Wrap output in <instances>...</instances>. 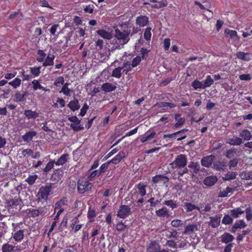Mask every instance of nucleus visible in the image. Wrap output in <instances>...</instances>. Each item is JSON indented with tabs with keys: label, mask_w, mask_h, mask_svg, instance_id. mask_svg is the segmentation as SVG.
<instances>
[{
	"label": "nucleus",
	"mask_w": 252,
	"mask_h": 252,
	"mask_svg": "<svg viewBox=\"0 0 252 252\" xmlns=\"http://www.w3.org/2000/svg\"><path fill=\"white\" fill-rule=\"evenodd\" d=\"M64 83V79L63 76H59L55 80L54 85L56 87H60Z\"/></svg>",
	"instance_id": "680f3d73"
},
{
	"label": "nucleus",
	"mask_w": 252,
	"mask_h": 252,
	"mask_svg": "<svg viewBox=\"0 0 252 252\" xmlns=\"http://www.w3.org/2000/svg\"><path fill=\"white\" fill-rule=\"evenodd\" d=\"M222 223L225 225L231 224L233 223V219L229 215H225L222 220Z\"/></svg>",
	"instance_id": "8fccbe9b"
},
{
	"label": "nucleus",
	"mask_w": 252,
	"mask_h": 252,
	"mask_svg": "<svg viewBox=\"0 0 252 252\" xmlns=\"http://www.w3.org/2000/svg\"><path fill=\"white\" fill-rule=\"evenodd\" d=\"M53 187L51 184H49L45 186H42L39 189L38 192V199L39 200H44V201H46Z\"/></svg>",
	"instance_id": "39448f33"
},
{
	"label": "nucleus",
	"mask_w": 252,
	"mask_h": 252,
	"mask_svg": "<svg viewBox=\"0 0 252 252\" xmlns=\"http://www.w3.org/2000/svg\"><path fill=\"white\" fill-rule=\"evenodd\" d=\"M215 159V156L211 155L203 157L201 160V165L205 167H210Z\"/></svg>",
	"instance_id": "9b49d317"
},
{
	"label": "nucleus",
	"mask_w": 252,
	"mask_h": 252,
	"mask_svg": "<svg viewBox=\"0 0 252 252\" xmlns=\"http://www.w3.org/2000/svg\"><path fill=\"white\" fill-rule=\"evenodd\" d=\"M55 58V56L54 55H48L47 57L44 59L42 65L44 67L53 65Z\"/></svg>",
	"instance_id": "a878e982"
},
{
	"label": "nucleus",
	"mask_w": 252,
	"mask_h": 252,
	"mask_svg": "<svg viewBox=\"0 0 252 252\" xmlns=\"http://www.w3.org/2000/svg\"><path fill=\"white\" fill-rule=\"evenodd\" d=\"M240 136L241 138H242V140L248 141L251 139L252 135L248 129H243L240 133Z\"/></svg>",
	"instance_id": "473e14b6"
},
{
	"label": "nucleus",
	"mask_w": 252,
	"mask_h": 252,
	"mask_svg": "<svg viewBox=\"0 0 252 252\" xmlns=\"http://www.w3.org/2000/svg\"><path fill=\"white\" fill-rule=\"evenodd\" d=\"M27 94V92L24 91L16 92L14 96V101L16 102L24 101L26 100Z\"/></svg>",
	"instance_id": "ddd939ff"
},
{
	"label": "nucleus",
	"mask_w": 252,
	"mask_h": 252,
	"mask_svg": "<svg viewBox=\"0 0 252 252\" xmlns=\"http://www.w3.org/2000/svg\"><path fill=\"white\" fill-rule=\"evenodd\" d=\"M136 24L140 27H144L149 23V18L146 15H140L136 19Z\"/></svg>",
	"instance_id": "f8f14e48"
},
{
	"label": "nucleus",
	"mask_w": 252,
	"mask_h": 252,
	"mask_svg": "<svg viewBox=\"0 0 252 252\" xmlns=\"http://www.w3.org/2000/svg\"><path fill=\"white\" fill-rule=\"evenodd\" d=\"M122 68L118 67L115 68L112 72V76L116 77L117 78H120L121 77V70Z\"/></svg>",
	"instance_id": "864d4df0"
},
{
	"label": "nucleus",
	"mask_w": 252,
	"mask_h": 252,
	"mask_svg": "<svg viewBox=\"0 0 252 252\" xmlns=\"http://www.w3.org/2000/svg\"><path fill=\"white\" fill-rule=\"evenodd\" d=\"M217 181L218 178L216 176H209L204 179L203 183L207 187H211L214 185Z\"/></svg>",
	"instance_id": "dca6fc26"
},
{
	"label": "nucleus",
	"mask_w": 252,
	"mask_h": 252,
	"mask_svg": "<svg viewBox=\"0 0 252 252\" xmlns=\"http://www.w3.org/2000/svg\"><path fill=\"white\" fill-rule=\"evenodd\" d=\"M233 189L229 187H227L225 189L220 191L219 193V196L220 197H224L228 196L229 193H232Z\"/></svg>",
	"instance_id": "4c0bfd02"
},
{
	"label": "nucleus",
	"mask_w": 252,
	"mask_h": 252,
	"mask_svg": "<svg viewBox=\"0 0 252 252\" xmlns=\"http://www.w3.org/2000/svg\"><path fill=\"white\" fill-rule=\"evenodd\" d=\"M246 213V218L248 221H250L252 219V212L250 207L247 208L244 211Z\"/></svg>",
	"instance_id": "774afa93"
},
{
	"label": "nucleus",
	"mask_w": 252,
	"mask_h": 252,
	"mask_svg": "<svg viewBox=\"0 0 252 252\" xmlns=\"http://www.w3.org/2000/svg\"><path fill=\"white\" fill-rule=\"evenodd\" d=\"M68 158V154H63L60 157V158L57 160V161H55V164L58 166L63 165L65 163L67 162Z\"/></svg>",
	"instance_id": "c756f323"
},
{
	"label": "nucleus",
	"mask_w": 252,
	"mask_h": 252,
	"mask_svg": "<svg viewBox=\"0 0 252 252\" xmlns=\"http://www.w3.org/2000/svg\"><path fill=\"white\" fill-rule=\"evenodd\" d=\"M8 84L13 87L14 89H17L21 84V80L19 78H15L12 81L9 82Z\"/></svg>",
	"instance_id": "c03bdc74"
},
{
	"label": "nucleus",
	"mask_w": 252,
	"mask_h": 252,
	"mask_svg": "<svg viewBox=\"0 0 252 252\" xmlns=\"http://www.w3.org/2000/svg\"><path fill=\"white\" fill-rule=\"evenodd\" d=\"M246 226V224L244 220H241L234 223L233 228L237 229L245 228Z\"/></svg>",
	"instance_id": "de8ad7c7"
},
{
	"label": "nucleus",
	"mask_w": 252,
	"mask_h": 252,
	"mask_svg": "<svg viewBox=\"0 0 252 252\" xmlns=\"http://www.w3.org/2000/svg\"><path fill=\"white\" fill-rule=\"evenodd\" d=\"M126 157V154L123 151L120 152L115 157L111 160H110V163L114 164L119 163Z\"/></svg>",
	"instance_id": "aec40b11"
},
{
	"label": "nucleus",
	"mask_w": 252,
	"mask_h": 252,
	"mask_svg": "<svg viewBox=\"0 0 252 252\" xmlns=\"http://www.w3.org/2000/svg\"><path fill=\"white\" fill-rule=\"evenodd\" d=\"M24 115L28 120H34L37 117H39V113L36 111H32V110H26L24 112Z\"/></svg>",
	"instance_id": "f3484780"
},
{
	"label": "nucleus",
	"mask_w": 252,
	"mask_h": 252,
	"mask_svg": "<svg viewBox=\"0 0 252 252\" xmlns=\"http://www.w3.org/2000/svg\"><path fill=\"white\" fill-rule=\"evenodd\" d=\"M101 89L105 93H109L115 91L116 89V86L111 83L106 82L102 85Z\"/></svg>",
	"instance_id": "6ab92c4d"
},
{
	"label": "nucleus",
	"mask_w": 252,
	"mask_h": 252,
	"mask_svg": "<svg viewBox=\"0 0 252 252\" xmlns=\"http://www.w3.org/2000/svg\"><path fill=\"white\" fill-rule=\"evenodd\" d=\"M37 179V175L36 174L34 175H30L26 179V181L30 185H33L36 179Z\"/></svg>",
	"instance_id": "5fc2aeb1"
},
{
	"label": "nucleus",
	"mask_w": 252,
	"mask_h": 252,
	"mask_svg": "<svg viewBox=\"0 0 252 252\" xmlns=\"http://www.w3.org/2000/svg\"><path fill=\"white\" fill-rule=\"evenodd\" d=\"M237 57L244 61H249L251 60L250 54L243 52H238L236 54Z\"/></svg>",
	"instance_id": "2f4dec72"
},
{
	"label": "nucleus",
	"mask_w": 252,
	"mask_h": 252,
	"mask_svg": "<svg viewBox=\"0 0 252 252\" xmlns=\"http://www.w3.org/2000/svg\"><path fill=\"white\" fill-rule=\"evenodd\" d=\"M239 161V159L237 158H234L232 159H230L228 162V166L230 169L232 168L235 167L237 166Z\"/></svg>",
	"instance_id": "052dcab7"
},
{
	"label": "nucleus",
	"mask_w": 252,
	"mask_h": 252,
	"mask_svg": "<svg viewBox=\"0 0 252 252\" xmlns=\"http://www.w3.org/2000/svg\"><path fill=\"white\" fill-rule=\"evenodd\" d=\"M214 82V80L211 78L210 75L207 76L203 83L204 89L210 87L213 84Z\"/></svg>",
	"instance_id": "49530a36"
},
{
	"label": "nucleus",
	"mask_w": 252,
	"mask_h": 252,
	"mask_svg": "<svg viewBox=\"0 0 252 252\" xmlns=\"http://www.w3.org/2000/svg\"><path fill=\"white\" fill-rule=\"evenodd\" d=\"M136 187L138 190V192L140 195L141 197L145 196L146 194V188L147 187V185H145L142 182H140L138 185H137Z\"/></svg>",
	"instance_id": "72a5a7b5"
},
{
	"label": "nucleus",
	"mask_w": 252,
	"mask_h": 252,
	"mask_svg": "<svg viewBox=\"0 0 252 252\" xmlns=\"http://www.w3.org/2000/svg\"><path fill=\"white\" fill-rule=\"evenodd\" d=\"M18 224L15 223H12V226L15 231L14 233H12V235L15 241L20 242L23 239L24 237V229L16 231V226H18Z\"/></svg>",
	"instance_id": "6e6552de"
},
{
	"label": "nucleus",
	"mask_w": 252,
	"mask_h": 252,
	"mask_svg": "<svg viewBox=\"0 0 252 252\" xmlns=\"http://www.w3.org/2000/svg\"><path fill=\"white\" fill-rule=\"evenodd\" d=\"M237 174L234 172H228L227 173L224 175V177L222 179L224 181H230L233 180L236 178Z\"/></svg>",
	"instance_id": "58836bf2"
},
{
	"label": "nucleus",
	"mask_w": 252,
	"mask_h": 252,
	"mask_svg": "<svg viewBox=\"0 0 252 252\" xmlns=\"http://www.w3.org/2000/svg\"><path fill=\"white\" fill-rule=\"evenodd\" d=\"M6 204L8 207V211L13 215L19 211L23 206L20 196H15L11 199L6 200Z\"/></svg>",
	"instance_id": "f03ea898"
},
{
	"label": "nucleus",
	"mask_w": 252,
	"mask_h": 252,
	"mask_svg": "<svg viewBox=\"0 0 252 252\" xmlns=\"http://www.w3.org/2000/svg\"><path fill=\"white\" fill-rule=\"evenodd\" d=\"M101 174L100 172L98 170H95L92 172L87 176V179L89 181H92L94 179L95 177H98L100 176Z\"/></svg>",
	"instance_id": "a18cd8bd"
},
{
	"label": "nucleus",
	"mask_w": 252,
	"mask_h": 252,
	"mask_svg": "<svg viewBox=\"0 0 252 252\" xmlns=\"http://www.w3.org/2000/svg\"><path fill=\"white\" fill-rule=\"evenodd\" d=\"M175 172L177 173V174L180 176H183L184 174H186V173H189V169L185 166V167L183 168H180V169H179L178 170H177L176 171H175Z\"/></svg>",
	"instance_id": "69168bd1"
},
{
	"label": "nucleus",
	"mask_w": 252,
	"mask_h": 252,
	"mask_svg": "<svg viewBox=\"0 0 252 252\" xmlns=\"http://www.w3.org/2000/svg\"><path fill=\"white\" fill-rule=\"evenodd\" d=\"M37 57H36V61L39 63H41L44 61L46 54L42 50L39 49L37 52Z\"/></svg>",
	"instance_id": "a19ab883"
},
{
	"label": "nucleus",
	"mask_w": 252,
	"mask_h": 252,
	"mask_svg": "<svg viewBox=\"0 0 252 252\" xmlns=\"http://www.w3.org/2000/svg\"><path fill=\"white\" fill-rule=\"evenodd\" d=\"M221 241L224 244H228L231 243L234 239V236L228 232H224L220 236Z\"/></svg>",
	"instance_id": "a211bd4d"
},
{
	"label": "nucleus",
	"mask_w": 252,
	"mask_h": 252,
	"mask_svg": "<svg viewBox=\"0 0 252 252\" xmlns=\"http://www.w3.org/2000/svg\"><path fill=\"white\" fill-rule=\"evenodd\" d=\"M151 28L147 27L144 32V38L147 41H150L151 38Z\"/></svg>",
	"instance_id": "6e6d98bb"
},
{
	"label": "nucleus",
	"mask_w": 252,
	"mask_h": 252,
	"mask_svg": "<svg viewBox=\"0 0 252 252\" xmlns=\"http://www.w3.org/2000/svg\"><path fill=\"white\" fill-rule=\"evenodd\" d=\"M156 133L155 131H152L150 134H147L141 138V142L145 143L153 139L156 135Z\"/></svg>",
	"instance_id": "09e8293b"
},
{
	"label": "nucleus",
	"mask_w": 252,
	"mask_h": 252,
	"mask_svg": "<svg viewBox=\"0 0 252 252\" xmlns=\"http://www.w3.org/2000/svg\"><path fill=\"white\" fill-rule=\"evenodd\" d=\"M72 36V32H70L67 33V34L63 36V39H61L57 44V46L58 50L62 52L63 50H66L67 48L69 46V41Z\"/></svg>",
	"instance_id": "423d86ee"
},
{
	"label": "nucleus",
	"mask_w": 252,
	"mask_h": 252,
	"mask_svg": "<svg viewBox=\"0 0 252 252\" xmlns=\"http://www.w3.org/2000/svg\"><path fill=\"white\" fill-rule=\"evenodd\" d=\"M191 86L194 90H197L198 89H204L203 83L197 79L194 80L191 83Z\"/></svg>",
	"instance_id": "e433bc0d"
},
{
	"label": "nucleus",
	"mask_w": 252,
	"mask_h": 252,
	"mask_svg": "<svg viewBox=\"0 0 252 252\" xmlns=\"http://www.w3.org/2000/svg\"><path fill=\"white\" fill-rule=\"evenodd\" d=\"M226 142L231 146H240L243 143V141L242 138L236 136H233L231 138H227Z\"/></svg>",
	"instance_id": "4468645a"
},
{
	"label": "nucleus",
	"mask_w": 252,
	"mask_h": 252,
	"mask_svg": "<svg viewBox=\"0 0 252 252\" xmlns=\"http://www.w3.org/2000/svg\"><path fill=\"white\" fill-rule=\"evenodd\" d=\"M238 150L236 148H231L230 149L227 150L225 153V157L227 158H230L234 156V155L236 154Z\"/></svg>",
	"instance_id": "3c124183"
},
{
	"label": "nucleus",
	"mask_w": 252,
	"mask_h": 252,
	"mask_svg": "<svg viewBox=\"0 0 252 252\" xmlns=\"http://www.w3.org/2000/svg\"><path fill=\"white\" fill-rule=\"evenodd\" d=\"M161 249L159 243L156 240L151 242L147 245V252H158Z\"/></svg>",
	"instance_id": "9d476101"
},
{
	"label": "nucleus",
	"mask_w": 252,
	"mask_h": 252,
	"mask_svg": "<svg viewBox=\"0 0 252 252\" xmlns=\"http://www.w3.org/2000/svg\"><path fill=\"white\" fill-rule=\"evenodd\" d=\"M131 208L126 205H121L117 212V216L121 219H126L131 214Z\"/></svg>",
	"instance_id": "0eeeda50"
},
{
	"label": "nucleus",
	"mask_w": 252,
	"mask_h": 252,
	"mask_svg": "<svg viewBox=\"0 0 252 252\" xmlns=\"http://www.w3.org/2000/svg\"><path fill=\"white\" fill-rule=\"evenodd\" d=\"M30 69L32 77H35L39 76L41 73V66H39L37 67H30Z\"/></svg>",
	"instance_id": "ea45409f"
},
{
	"label": "nucleus",
	"mask_w": 252,
	"mask_h": 252,
	"mask_svg": "<svg viewBox=\"0 0 252 252\" xmlns=\"http://www.w3.org/2000/svg\"><path fill=\"white\" fill-rule=\"evenodd\" d=\"M78 222H79V220H78V218H77V217H74L72 220V223L71 224V226L72 228H74V227L75 226L74 232H75L78 231V230H79L82 227L81 224L75 225Z\"/></svg>",
	"instance_id": "37998d69"
},
{
	"label": "nucleus",
	"mask_w": 252,
	"mask_h": 252,
	"mask_svg": "<svg viewBox=\"0 0 252 252\" xmlns=\"http://www.w3.org/2000/svg\"><path fill=\"white\" fill-rule=\"evenodd\" d=\"M224 33L228 35L231 38L238 37L237 32L236 31L226 29L224 31Z\"/></svg>",
	"instance_id": "bf43d9fd"
},
{
	"label": "nucleus",
	"mask_w": 252,
	"mask_h": 252,
	"mask_svg": "<svg viewBox=\"0 0 252 252\" xmlns=\"http://www.w3.org/2000/svg\"><path fill=\"white\" fill-rule=\"evenodd\" d=\"M187 162V156L184 154H180L176 156L175 159L170 163L169 165L173 170L175 171L179 169L186 166Z\"/></svg>",
	"instance_id": "7ed1b4c3"
},
{
	"label": "nucleus",
	"mask_w": 252,
	"mask_h": 252,
	"mask_svg": "<svg viewBox=\"0 0 252 252\" xmlns=\"http://www.w3.org/2000/svg\"><path fill=\"white\" fill-rule=\"evenodd\" d=\"M55 164V161L54 160H50L43 169L44 173H48L54 167Z\"/></svg>",
	"instance_id": "79ce46f5"
},
{
	"label": "nucleus",
	"mask_w": 252,
	"mask_h": 252,
	"mask_svg": "<svg viewBox=\"0 0 252 252\" xmlns=\"http://www.w3.org/2000/svg\"><path fill=\"white\" fill-rule=\"evenodd\" d=\"M96 33L104 39H109L111 38V34L105 30H99L96 32Z\"/></svg>",
	"instance_id": "f704fd0d"
},
{
	"label": "nucleus",
	"mask_w": 252,
	"mask_h": 252,
	"mask_svg": "<svg viewBox=\"0 0 252 252\" xmlns=\"http://www.w3.org/2000/svg\"><path fill=\"white\" fill-rule=\"evenodd\" d=\"M130 33L131 30L127 27H126L124 29L122 27L121 29H116L115 30V37L121 45H125L129 41Z\"/></svg>",
	"instance_id": "f257e3e1"
},
{
	"label": "nucleus",
	"mask_w": 252,
	"mask_h": 252,
	"mask_svg": "<svg viewBox=\"0 0 252 252\" xmlns=\"http://www.w3.org/2000/svg\"><path fill=\"white\" fill-rule=\"evenodd\" d=\"M156 214L157 216L162 218H168L170 216L169 212L165 207H163L162 208L157 210L156 211Z\"/></svg>",
	"instance_id": "5701e85b"
},
{
	"label": "nucleus",
	"mask_w": 252,
	"mask_h": 252,
	"mask_svg": "<svg viewBox=\"0 0 252 252\" xmlns=\"http://www.w3.org/2000/svg\"><path fill=\"white\" fill-rule=\"evenodd\" d=\"M184 207L188 212L192 211L193 210L196 209L199 211L200 213H202L200 208L195 205L191 203L185 202L184 203Z\"/></svg>",
	"instance_id": "393cba45"
},
{
	"label": "nucleus",
	"mask_w": 252,
	"mask_h": 252,
	"mask_svg": "<svg viewBox=\"0 0 252 252\" xmlns=\"http://www.w3.org/2000/svg\"><path fill=\"white\" fill-rule=\"evenodd\" d=\"M141 61V58L140 56H136L131 62V65L132 67H135L139 64Z\"/></svg>",
	"instance_id": "0e129e2a"
},
{
	"label": "nucleus",
	"mask_w": 252,
	"mask_h": 252,
	"mask_svg": "<svg viewBox=\"0 0 252 252\" xmlns=\"http://www.w3.org/2000/svg\"><path fill=\"white\" fill-rule=\"evenodd\" d=\"M67 107L73 112L78 110L80 107L78 100L74 97L73 99L69 102Z\"/></svg>",
	"instance_id": "412c9836"
},
{
	"label": "nucleus",
	"mask_w": 252,
	"mask_h": 252,
	"mask_svg": "<svg viewBox=\"0 0 252 252\" xmlns=\"http://www.w3.org/2000/svg\"><path fill=\"white\" fill-rule=\"evenodd\" d=\"M43 211L42 208H38V209L29 208L27 209L26 213L29 218H35L41 215Z\"/></svg>",
	"instance_id": "1a4fd4ad"
},
{
	"label": "nucleus",
	"mask_w": 252,
	"mask_h": 252,
	"mask_svg": "<svg viewBox=\"0 0 252 252\" xmlns=\"http://www.w3.org/2000/svg\"><path fill=\"white\" fill-rule=\"evenodd\" d=\"M0 239L4 236L6 232V224L4 222L0 223Z\"/></svg>",
	"instance_id": "e2e57ef3"
},
{
	"label": "nucleus",
	"mask_w": 252,
	"mask_h": 252,
	"mask_svg": "<svg viewBox=\"0 0 252 252\" xmlns=\"http://www.w3.org/2000/svg\"><path fill=\"white\" fill-rule=\"evenodd\" d=\"M87 179L86 180H79L77 182V190L79 193L84 194L86 192L90 191L93 186V184L90 183Z\"/></svg>",
	"instance_id": "20e7f679"
},
{
	"label": "nucleus",
	"mask_w": 252,
	"mask_h": 252,
	"mask_svg": "<svg viewBox=\"0 0 252 252\" xmlns=\"http://www.w3.org/2000/svg\"><path fill=\"white\" fill-rule=\"evenodd\" d=\"M111 163L110 161L109 160L107 161V162L102 164L101 166L99 168V171L100 172L101 174L102 173H104L106 171L108 168L109 164Z\"/></svg>",
	"instance_id": "13d9d810"
},
{
	"label": "nucleus",
	"mask_w": 252,
	"mask_h": 252,
	"mask_svg": "<svg viewBox=\"0 0 252 252\" xmlns=\"http://www.w3.org/2000/svg\"><path fill=\"white\" fill-rule=\"evenodd\" d=\"M197 230V226L196 224H189L185 227L184 234L191 235Z\"/></svg>",
	"instance_id": "4be33fe9"
},
{
	"label": "nucleus",
	"mask_w": 252,
	"mask_h": 252,
	"mask_svg": "<svg viewBox=\"0 0 252 252\" xmlns=\"http://www.w3.org/2000/svg\"><path fill=\"white\" fill-rule=\"evenodd\" d=\"M230 216L234 218H237L240 215L244 214L245 211L242 210L240 207H237L234 209L230 210Z\"/></svg>",
	"instance_id": "c85d7f7f"
},
{
	"label": "nucleus",
	"mask_w": 252,
	"mask_h": 252,
	"mask_svg": "<svg viewBox=\"0 0 252 252\" xmlns=\"http://www.w3.org/2000/svg\"><path fill=\"white\" fill-rule=\"evenodd\" d=\"M221 216V215H216L215 217H210L209 222V225L214 228L218 227L220 225Z\"/></svg>",
	"instance_id": "2eb2a0df"
},
{
	"label": "nucleus",
	"mask_w": 252,
	"mask_h": 252,
	"mask_svg": "<svg viewBox=\"0 0 252 252\" xmlns=\"http://www.w3.org/2000/svg\"><path fill=\"white\" fill-rule=\"evenodd\" d=\"M73 92V90L68 88V87H63L61 90L59 91L60 93H63L64 95L67 96H70L71 93Z\"/></svg>",
	"instance_id": "4d7b16f0"
},
{
	"label": "nucleus",
	"mask_w": 252,
	"mask_h": 252,
	"mask_svg": "<svg viewBox=\"0 0 252 252\" xmlns=\"http://www.w3.org/2000/svg\"><path fill=\"white\" fill-rule=\"evenodd\" d=\"M188 167L193 169V173L197 174L200 170V166L198 162L191 161L188 165Z\"/></svg>",
	"instance_id": "bb28decb"
},
{
	"label": "nucleus",
	"mask_w": 252,
	"mask_h": 252,
	"mask_svg": "<svg viewBox=\"0 0 252 252\" xmlns=\"http://www.w3.org/2000/svg\"><path fill=\"white\" fill-rule=\"evenodd\" d=\"M36 134L34 131H30L26 132L22 136V138L24 142H28L29 140H32L34 136Z\"/></svg>",
	"instance_id": "cd10ccee"
},
{
	"label": "nucleus",
	"mask_w": 252,
	"mask_h": 252,
	"mask_svg": "<svg viewBox=\"0 0 252 252\" xmlns=\"http://www.w3.org/2000/svg\"><path fill=\"white\" fill-rule=\"evenodd\" d=\"M68 205V200L66 197H63L55 203V212L57 209H63V206H67Z\"/></svg>",
	"instance_id": "b1692460"
},
{
	"label": "nucleus",
	"mask_w": 252,
	"mask_h": 252,
	"mask_svg": "<svg viewBox=\"0 0 252 252\" xmlns=\"http://www.w3.org/2000/svg\"><path fill=\"white\" fill-rule=\"evenodd\" d=\"M160 200H161V199L155 200V198L151 197L147 201V202H149L150 203V206L151 207H154L160 202Z\"/></svg>",
	"instance_id": "338daca9"
},
{
	"label": "nucleus",
	"mask_w": 252,
	"mask_h": 252,
	"mask_svg": "<svg viewBox=\"0 0 252 252\" xmlns=\"http://www.w3.org/2000/svg\"><path fill=\"white\" fill-rule=\"evenodd\" d=\"M163 204L170 207L172 210L177 208L178 206L177 203L172 200H165L163 202Z\"/></svg>",
	"instance_id": "603ef678"
},
{
	"label": "nucleus",
	"mask_w": 252,
	"mask_h": 252,
	"mask_svg": "<svg viewBox=\"0 0 252 252\" xmlns=\"http://www.w3.org/2000/svg\"><path fill=\"white\" fill-rule=\"evenodd\" d=\"M226 165L224 161H217L214 163V167L217 171H224Z\"/></svg>",
	"instance_id": "7c9ffc66"
},
{
	"label": "nucleus",
	"mask_w": 252,
	"mask_h": 252,
	"mask_svg": "<svg viewBox=\"0 0 252 252\" xmlns=\"http://www.w3.org/2000/svg\"><path fill=\"white\" fill-rule=\"evenodd\" d=\"M15 246L8 243L4 244L1 247L2 252H15Z\"/></svg>",
	"instance_id": "c9c22d12"
}]
</instances>
